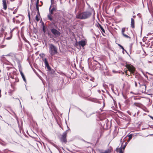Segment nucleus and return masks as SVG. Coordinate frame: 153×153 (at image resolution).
I'll list each match as a JSON object with an SVG mask.
<instances>
[{
  "instance_id": "31",
  "label": "nucleus",
  "mask_w": 153,
  "mask_h": 153,
  "mask_svg": "<svg viewBox=\"0 0 153 153\" xmlns=\"http://www.w3.org/2000/svg\"><path fill=\"white\" fill-rule=\"evenodd\" d=\"M22 78L23 79V78H25V77L24 75V76H22Z\"/></svg>"
},
{
  "instance_id": "9",
  "label": "nucleus",
  "mask_w": 153,
  "mask_h": 153,
  "mask_svg": "<svg viewBox=\"0 0 153 153\" xmlns=\"http://www.w3.org/2000/svg\"><path fill=\"white\" fill-rule=\"evenodd\" d=\"M2 4L3 6V8L6 10L7 9V5L6 3V0H2Z\"/></svg>"
},
{
  "instance_id": "20",
  "label": "nucleus",
  "mask_w": 153,
  "mask_h": 153,
  "mask_svg": "<svg viewBox=\"0 0 153 153\" xmlns=\"http://www.w3.org/2000/svg\"><path fill=\"white\" fill-rule=\"evenodd\" d=\"M119 150V153H123L121 148H120Z\"/></svg>"
},
{
  "instance_id": "33",
  "label": "nucleus",
  "mask_w": 153,
  "mask_h": 153,
  "mask_svg": "<svg viewBox=\"0 0 153 153\" xmlns=\"http://www.w3.org/2000/svg\"><path fill=\"white\" fill-rule=\"evenodd\" d=\"M6 39H9L8 38H6Z\"/></svg>"
},
{
  "instance_id": "10",
  "label": "nucleus",
  "mask_w": 153,
  "mask_h": 153,
  "mask_svg": "<svg viewBox=\"0 0 153 153\" xmlns=\"http://www.w3.org/2000/svg\"><path fill=\"white\" fill-rule=\"evenodd\" d=\"M131 27L132 28H134V19L133 18L131 19Z\"/></svg>"
},
{
  "instance_id": "15",
  "label": "nucleus",
  "mask_w": 153,
  "mask_h": 153,
  "mask_svg": "<svg viewBox=\"0 0 153 153\" xmlns=\"http://www.w3.org/2000/svg\"><path fill=\"white\" fill-rule=\"evenodd\" d=\"M39 0H37L36 4V9L38 10V11H39Z\"/></svg>"
},
{
  "instance_id": "18",
  "label": "nucleus",
  "mask_w": 153,
  "mask_h": 153,
  "mask_svg": "<svg viewBox=\"0 0 153 153\" xmlns=\"http://www.w3.org/2000/svg\"><path fill=\"white\" fill-rule=\"evenodd\" d=\"M36 19L37 21H39V16L38 15H37L36 16Z\"/></svg>"
},
{
  "instance_id": "27",
  "label": "nucleus",
  "mask_w": 153,
  "mask_h": 153,
  "mask_svg": "<svg viewBox=\"0 0 153 153\" xmlns=\"http://www.w3.org/2000/svg\"><path fill=\"white\" fill-rule=\"evenodd\" d=\"M43 31L44 32H45V30L44 27L43 28Z\"/></svg>"
},
{
  "instance_id": "3",
  "label": "nucleus",
  "mask_w": 153,
  "mask_h": 153,
  "mask_svg": "<svg viewBox=\"0 0 153 153\" xmlns=\"http://www.w3.org/2000/svg\"><path fill=\"white\" fill-rule=\"evenodd\" d=\"M126 67L131 74H134L135 69L133 66L130 64H126Z\"/></svg>"
},
{
  "instance_id": "16",
  "label": "nucleus",
  "mask_w": 153,
  "mask_h": 153,
  "mask_svg": "<svg viewBox=\"0 0 153 153\" xmlns=\"http://www.w3.org/2000/svg\"><path fill=\"white\" fill-rule=\"evenodd\" d=\"M51 15H50V13L49 14H48V19L49 20H50V21H52V17H51Z\"/></svg>"
},
{
  "instance_id": "1",
  "label": "nucleus",
  "mask_w": 153,
  "mask_h": 153,
  "mask_svg": "<svg viewBox=\"0 0 153 153\" xmlns=\"http://www.w3.org/2000/svg\"><path fill=\"white\" fill-rule=\"evenodd\" d=\"M93 11L94 12V11L92 10L82 12H79L76 15V18L81 20L88 19L91 16Z\"/></svg>"
},
{
  "instance_id": "7",
  "label": "nucleus",
  "mask_w": 153,
  "mask_h": 153,
  "mask_svg": "<svg viewBox=\"0 0 153 153\" xmlns=\"http://www.w3.org/2000/svg\"><path fill=\"white\" fill-rule=\"evenodd\" d=\"M51 5L49 8V13L50 15H52L53 14L54 11H56V7H53L51 9Z\"/></svg>"
},
{
  "instance_id": "25",
  "label": "nucleus",
  "mask_w": 153,
  "mask_h": 153,
  "mask_svg": "<svg viewBox=\"0 0 153 153\" xmlns=\"http://www.w3.org/2000/svg\"><path fill=\"white\" fill-rule=\"evenodd\" d=\"M135 86L137 87V82H135Z\"/></svg>"
},
{
  "instance_id": "32",
  "label": "nucleus",
  "mask_w": 153,
  "mask_h": 153,
  "mask_svg": "<svg viewBox=\"0 0 153 153\" xmlns=\"http://www.w3.org/2000/svg\"><path fill=\"white\" fill-rule=\"evenodd\" d=\"M125 147H126V146H124L123 147V149H124L125 148Z\"/></svg>"
},
{
  "instance_id": "26",
  "label": "nucleus",
  "mask_w": 153,
  "mask_h": 153,
  "mask_svg": "<svg viewBox=\"0 0 153 153\" xmlns=\"http://www.w3.org/2000/svg\"><path fill=\"white\" fill-rule=\"evenodd\" d=\"M45 66L48 69H50V67L49 65V66H48H48Z\"/></svg>"
},
{
  "instance_id": "11",
  "label": "nucleus",
  "mask_w": 153,
  "mask_h": 153,
  "mask_svg": "<svg viewBox=\"0 0 153 153\" xmlns=\"http://www.w3.org/2000/svg\"><path fill=\"white\" fill-rule=\"evenodd\" d=\"M110 150L109 149H108L105 151H102L101 152V153H110Z\"/></svg>"
},
{
  "instance_id": "5",
  "label": "nucleus",
  "mask_w": 153,
  "mask_h": 153,
  "mask_svg": "<svg viewBox=\"0 0 153 153\" xmlns=\"http://www.w3.org/2000/svg\"><path fill=\"white\" fill-rule=\"evenodd\" d=\"M67 131L63 133L62 137L60 138V140L62 142H66V137H67Z\"/></svg>"
},
{
  "instance_id": "30",
  "label": "nucleus",
  "mask_w": 153,
  "mask_h": 153,
  "mask_svg": "<svg viewBox=\"0 0 153 153\" xmlns=\"http://www.w3.org/2000/svg\"><path fill=\"white\" fill-rule=\"evenodd\" d=\"M1 90H0V97H1Z\"/></svg>"
},
{
  "instance_id": "6",
  "label": "nucleus",
  "mask_w": 153,
  "mask_h": 153,
  "mask_svg": "<svg viewBox=\"0 0 153 153\" xmlns=\"http://www.w3.org/2000/svg\"><path fill=\"white\" fill-rule=\"evenodd\" d=\"M140 90L142 93L145 92L146 91V86L145 85H140Z\"/></svg>"
},
{
  "instance_id": "23",
  "label": "nucleus",
  "mask_w": 153,
  "mask_h": 153,
  "mask_svg": "<svg viewBox=\"0 0 153 153\" xmlns=\"http://www.w3.org/2000/svg\"><path fill=\"white\" fill-rule=\"evenodd\" d=\"M20 74H21V75L22 76H24V74H23V73L22 72V71H21V72H20Z\"/></svg>"
},
{
  "instance_id": "8",
  "label": "nucleus",
  "mask_w": 153,
  "mask_h": 153,
  "mask_svg": "<svg viewBox=\"0 0 153 153\" xmlns=\"http://www.w3.org/2000/svg\"><path fill=\"white\" fill-rule=\"evenodd\" d=\"M87 41L86 40H81L79 42V45L82 47L84 46L86 44Z\"/></svg>"
},
{
  "instance_id": "21",
  "label": "nucleus",
  "mask_w": 153,
  "mask_h": 153,
  "mask_svg": "<svg viewBox=\"0 0 153 153\" xmlns=\"http://www.w3.org/2000/svg\"><path fill=\"white\" fill-rule=\"evenodd\" d=\"M0 40H1V43H2L4 42V39H2V38H0Z\"/></svg>"
},
{
  "instance_id": "34",
  "label": "nucleus",
  "mask_w": 153,
  "mask_h": 153,
  "mask_svg": "<svg viewBox=\"0 0 153 153\" xmlns=\"http://www.w3.org/2000/svg\"><path fill=\"white\" fill-rule=\"evenodd\" d=\"M127 71H125V73H126L127 72Z\"/></svg>"
},
{
  "instance_id": "28",
  "label": "nucleus",
  "mask_w": 153,
  "mask_h": 153,
  "mask_svg": "<svg viewBox=\"0 0 153 153\" xmlns=\"http://www.w3.org/2000/svg\"><path fill=\"white\" fill-rule=\"evenodd\" d=\"M150 117L153 120V117L152 116H150Z\"/></svg>"
},
{
  "instance_id": "13",
  "label": "nucleus",
  "mask_w": 153,
  "mask_h": 153,
  "mask_svg": "<svg viewBox=\"0 0 153 153\" xmlns=\"http://www.w3.org/2000/svg\"><path fill=\"white\" fill-rule=\"evenodd\" d=\"M99 27L101 29V30H102V32L104 33H105V30L104 28L100 24L99 25Z\"/></svg>"
},
{
  "instance_id": "12",
  "label": "nucleus",
  "mask_w": 153,
  "mask_h": 153,
  "mask_svg": "<svg viewBox=\"0 0 153 153\" xmlns=\"http://www.w3.org/2000/svg\"><path fill=\"white\" fill-rule=\"evenodd\" d=\"M43 61H44L45 66H49V64L48 62L47 61V60L46 58H45L43 60Z\"/></svg>"
},
{
  "instance_id": "2",
  "label": "nucleus",
  "mask_w": 153,
  "mask_h": 153,
  "mask_svg": "<svg viewBox=\"0 0 153 153\" xmlns=\"http://www.w3.org/2000/svg\"><path fill=\"white\" fill-rule=\"evenodd\" d=\"M49 52L51 56L56 54L57 53V49L53 45L50 44L49 47Z\"/></svg>"
},
{
  "instance_id": "29",
  "label": "nucleus",
  "mask_w": 153,
  "mask_h": 153,
  "mask_svg": "<svg viewBox=\"0 0 153 153\" xmlns=\"http://www.w3.org/2000/svg\"><path fill=\"white\" fill-rule=\"evenodd\" d=\"M23 79L24 80L25 82H26V79H25V78H23Z\"/></svg>"
},
{
  "instance_id": "14",
  "label": "nucleus",
  "mask_w": 153,
  "mask_h": 153,
  "mask_svg": "<svg viewBox=\"0 0 153 153\" xmlns=\"http://www.w3.org/2000/svg\"><path fill=\"white\" fill-rule=\"evenodd\" d=\"M132 137V135L131 134H130L128 136L129 137L128 140H127V142H129L130 140L131 139Z\"/></svg>"
},
{
  "instance_id": "19",
  "label": "nucleus",
  "mask_w": 153,
  "mask_h": 153,
  "mask_svg": "<svg viewBox=\"0 0 153 153\" xmlns=\"http://www.w3.org/2000/svg\"><path fill=\"white\" fill-rule=\"evenodd\" d=\"M125 30V28H123L122 29V34L124 33V32Z\"/></svg>"
},
{
  "instance_id": "4",
  "label": "nucleus",
  "mask_w": 153,
  "mask_h": 153,
  "mask_svg": "<svg viewBox=\"0 0 153 153\" xmlns=\"http://www.w3.org/2000/svg\"><path fill=\"white\" fill-rule=\"evenodd\" d=\"M51 31L52 33L56 36H58L60 35V33L57 30L54 28L51 29Z\"/></svg>"
},
{
  "instance_id": "24",
  "label": "nucleus",
  "mask_w": 153,
  "mask_h": 153,
  "mask_svg": "<svg viewBox=\"0 0 153 153\" xmlns=\"http://www.w3.org/2000/svg\"><path fill=\"white\" fill-rule=\"evenodd\" d=\"M51 4H53L54 3V0H51Z\"/></svg>"
},
{
  "instance_id": "37",
  "label": "nucleus",
  "mask_w": 153,
  "mask_h": 153,
  "mask_svg": "<svg viewBox=\"0 0 153 153\" xmlns=\"http://www.w3.org/2000/svg\"><path fill=\"white\" fill-rule=\"evenodd\" d=\"M1 72V70H0V72Z\"/></svg>"
},
{
  "instance_id": "22",
  "label": "nucleus",
  "mask_w": 153,
  "mask_h": 153,
  "mask_svg": "<svg viewBox=\"0 0 153 153\" xmlns=\"http://www.w3.org/2000/svg\"><path fill=\"white\" fill-rule=\"evenodd\" d=\"M118 45L120 47V48L123 49V50L124 49L123 47L121 46L119 44Z\"/></svg>"
},
{
  "instance_id": "36",
  "label": "nucleus",
  "mask_w": 153,
  "mask_h": 153,
  "mask_svg": "<svg viewBox=\"0 0 153 153\" xmlns=\"http://www.w3.org/2000/svg\"><path fill=\"white\" fill-rule=\"evenodd\" d=\"M30 16L29 15V18H30Z\"/></svg>"
},
{
  "instance_id": "35",
  "label": "nucleus",
  "mask_w": 153,
  "mask_h": 153,
  "mask_svg": "<svg viewBox=\"0 0 153 153\" xmlns=\"http://www.w3.org/2000/svg\"><path fill=\"white\" fill-rule=\"evenodd\" d=\"M13 14H14V13H15V12H13Z\"/></svg>"
},
{
  "instance_id": "17",
  "label": "nucleus",
  "mask_w": 153,
  "mask_h": 153,
  "mask_svg": "<svg viewBox=\"0 0 153 153\" xmlns=\"http://www.w3.org/2000/svg\"><path fill=\"white\" fill-rule=\"evenodd\" d=\"M123 35L125 37L128 38H130V37L128 36L125 34L124 33L123 34Z\"/></svg>"
}]
</instances>
